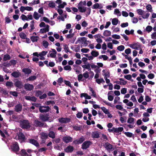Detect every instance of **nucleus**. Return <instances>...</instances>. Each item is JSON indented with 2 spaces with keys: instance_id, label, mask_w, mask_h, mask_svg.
Returning <instances> with one entry per match:
<instances>
[{
  "instance_id": "nucleus-18",
  "label": "nucleus",
  "mask_w": 156,
  "mask_h": 156,
  "mask_svg": "<svg viewBox=\"0 0 156 156\" xmlns=\"http://www.w3.org/2000/svg\"><path fill=\"white\" fill-rule=\"evenodd\" d=\"M100 134L98 131L92 132L91 133V137L93 138H98L99 137Z\"/></svg>"
},
{
  "instance_id": "nucleus-15",
  "label": "nucleus",
  "mask_w": 156,
  "mask_h": 156,
  "mask_svg": "<svg viewBox=\"0 0 156 156\" xmlns=\"http://www.w3.org/2000/svg\"><path fill=\"white\" fill-rule=\"evenodd\" d=\"M24 88L28 90H31L34 88L33 85L29 83H26L24 84Z\"/></svg>"
},
{
  "instance_id": "nucleus-64",
  "label": "nucleus",
  "mask_w": 156,
  "mask_h": 156,
  "mask_svg": "<svg viewBox=\"0 0 156 156\" xmlns=\"http://www.w3.org/2000/svg\"><path fill=\"white\" fill-rule=\"evenodd\" d=\"M151 36L152 39H156V32L152 33Z\"/></svg>"
},
{
  "instance_id": "nucleus-16",
  "label": "nucleus",
  "mask_w": 156,
  "mask_h": 156,
  "mask_svg": "<svg viewBox=\"0 0 156 156\" xmlns=\"http://www.w3.org/2000/svg\"><path fill=\"white\" fill-rule=\"evenodd\" d=\"M25 98L26 100L29 101H32L35 102L37 100V98L34 96H26L25 97Z\"/></svg>"
},
{
  "instance_id": "nucleus-24",
  "label": "nucleus",
  "mask_w": 156,
  "mask_h": 156,
  "mask_svg": "<svg viewBox=\"0 0 156 156\" xmlns=\"http://www.w3.org/2000/svg\"><path fill=\"white\" fill-rule=\"evenodd\" d=\"M83 97H84L86 99H90L91 98V96L86 93H81L80 94V97L82 98Z\"/></svg>"
},
{
  "instance_id": "nucleus-35",
  "label": "nucleus",
  "mask_w": 156,
  "mask_h": 156,
  "mask_svg": "<svg viewBox=\"0 0 156 156\" xmlns=\"http://www.w3.org/2000/svg\"><path fill=\"white\" fill-rule=\"evenodd\" d=\"M39 0H34L32 2H31L30 3H29V5L32 6L36 4H39Z\"/></svg>"
},
{
  "instance_id": "nucleus-38",
  "label": "nucleus",
  "mask_w": 156,
  "mask_h": 156,
  "mask_svg": "<svg viewBox=\"0 0 156 156\" xmlns=\"http://www.w3.org/2000/svg\"><path fill=\"white\" fill-rule=\"evenodd\" d=\"M10 56L7 54L6 55H4V57H3V60L4 61H6L7 60H9L10 59Z\"/></svg>"
},
{
  "instance_id": "nucleus-60",
  "label": "nucleus",
  "mask_w": 156,
  "mask_h": 156,
  "mask_svg": "<svg viewBox=\"0 0 156 156\" xmlns=\"http://www.w3.org/2000/svg\"><path fill=\"white\" fill-rule=\"evenodd\" d=\"M48 5L50 7L54 8L55 6V4L54 2H50L48 4Z\"/></svg>"
},
{
  "instance_id": "nucleus-52",
  "label": "nucleus",
  "mask_w": 156,
  "mask_h": 156,
  "mask_svg": "<svg viewBox=\"0 0 156 156\" xmlns=\"http://www.w3.org/2000/svg\"><path fill=\"white\" fill-rule=\"evenodd\" d=\"M152 27L150 26H147L146 28V30L148 33L151 32L152 30Z\"/></svg>"
},
{
  "instance_id": "nucleus-30",
  "label": "nucleus",
  "mask_w": 156,
  "mask_h": 156,
  "mask_svg": "<svg viewBox=\"0 0 156 156\" xmlns=\"http://www.w3.org/2000/svg\"><path fill=\"white\" fill-rule=\"evenodd\" d=\"M111 32L108 30H105L103 33V35L106 37L109 36L111 35Z\"/></svg>"
},
{
  "instance_id": "nucleus-33",
  "label": "nucleus",
  "mask_w": 156,
  "mask_h": 156,
  "mask_svg": "<svg viewBox=\"0 0 156 156\" xmlns=\"http://www.w3.org/2000/svg\"><path fill=\"white\" fill-rule=\"evenodd\" d=\"M96 81L98 84H100L101 83H104L105 82V81L103 78L97 79Z\"/></svg>"
},
{
  "instance_id": "nucleus-48",
  "label": "nucleus",
  "mask_w": 156,
  "mask_h": 156,
  "mask_svg": "<svg viewBox=\"0 0 156 156\" xmlns=\"http://www.w3.org/2000/svg\"><path fill=\"white\" fill-rule=\"evenodd\" d=\"M103 101L104 103L106 105H107L109 106H110L112 107L114 106L112 104H111V103H110L109 102H108L107 101H106L105 100H103Z\"/></svg>"
},
{
  "instance_id": "nucleus-36",
  "label": "nucleus",
  "mask_w": 156,
  "mask_h": 156,
  "mask_svg": "<svg viewBox=\"0 0 156 156\" xmlns=\"http://www.w3.org/2000/svg\"><path fill=\"white\" fill-rule=\"evenodd\" d=\"M114 83L122 85H125L127 83V81L121 82L120 81H115Z\"/></svg>"
},
{
  "instance_id": "nucleus-14",
  "label": "nucleus",
  "mask_w": 156,
  "mask_h": 156,
  "mask_svg": "<svg viewBox=\"0 0 156 156\" xmlns=\"http://www.w3.org/2000/svg\"><path fill=\"white\" fill-rule=\"evenodd\" d=\"M29 142L37 147H39V143L36 140L34 139H29Z\"/></svg>"
},
{
  "instance_id": "nucleus-27",
  "label": "nucleus",
  "mask_w": 156,
  "mask_h": 156,
  "mask_svg": "<svg viewBox=\"0 0 156 156\" xmlns=\"http://www.w3.org/2000/svg\"><path fill=\"white\" fill-rule=\"evenodd\" d=\"M114 132L115 133H119V132H122L123 130V128L122 127H119L118 128H115L114 127Z\"/></svg>"
},
{
  "instance_id": "nucleus-59",
  "label": "nucleus",
  "mask_w": 156,
  "mask_h": 156,
  "mask_svg": "<svg viewBox=\"0 0 156 156\" xmlns=\"http://www.w3.org/2000/svg\"><path fill=\"white\" fill-rule=\"evenodd\" d=\"M124 78L126 79L129 80L132 78L131 75L130 74H128L124 76Z\"/></svg>"
},
{
  "instance_id": "nucleus-58",
  "label": "nucleus",
  "mask_w": 156,
  "mask_h": 156,
  "mask_svg": "<svg viewBox=\"0 0 156 156\" xmlns=\"http://www.w3.org/2000/svg\"><path fill=\"white\" fill-rule=\"evenodd\" d=\"M42 94V92L40 90H38L36 91L35 95L36 96L38 97Z\"/></svg>"
},
{
  "instance_id": "nucleus-10",
  "label": "nucleus",
  "mask_w": 156,
  "mask_h": 156,
  "mask_svg": "<svg viewBox=\"0 0 156 156\" xmlns=\"http://www.w3.org/2000/svg\"><path fill=\"white\" fill-rule=\"evenodd\" d=\"M91 144V143L89 141H85L82 144V148L83 149H86Z\"/></svg>"
},
{
  "instance_id": "nucleus-54",
  "label": "nucleus",
  "mask_w": 156,
  "mask_h": 156,
  "mask_svg": "<svg viewBox=\"0 0 156 156\" xmlns=\"http://www.w3.org/2000/svg\"><path fill=\"white\" fill-rule=\"evenodd\" d=\"M101 108L105 114L108 113V110L106 109L105 107H101Z\"/></svg>"
},
{
  "instance_id": "nucleus-50",
  "label": "nucleus",
  "mask_w": 156,
  "mask_h": 156,
  "mask_svg": "<svg viewBox=\"0 0 156 156\" xmlns=\"http://www.w3.org/2000/svg\"><path fill=\"white\" fill-rule=\"evenodd\" d=\"M48 51H43L41 53L39 54V55L41 57L45 55L47 53Z\"/></svg>"
},
{
  "instance_id": "nucleus-1",
  "label": "nucleus",
  "mask_w": 156,
  "mask_h": 156,
  "mask_svg": "<svg viewBox=\"0 0 156 156\" xmlns=\"http://www.w3.org/2000/svg\"><path fill=\"white\" fill-rule=\"evenodd\" d=\"M20 123V127L23 129H28L30 127V123L28 120H21Z\"/></svg>"
},
{
  "instance_id": "nucleus-45",
  "label": "nucleus",
  "mask_w": 156,
  "mask_h": 156,
  "mask_svg": "<svg viewBox=\"0 0 156 156\" xmlns=\"http://www.w3.org/2000/svg\"><path fill=\"white\" fill-rule=\"evenodd\" d=\"M19 36L21 38L24 39L26 38V34L23 32H21Z\"/></svg>"
},
{
  "instance_id": "nucleus-63",
  "label": "nucleus",
  "mask_w": 156,
  "mask_h": 156,
  "mask_svg": "<svg viewBox=\"0 0 156 156\" xmlns=\"http://www.w3.org/2000/svg\"><path fill=\"white\" fill-rule=\"evenodd\" d=\"M82 113L81 112H78L76 115V117L78 118H80L82 116Z\"/></svg>"
},
{
  "instance_id": "nucleus-34",
  "label": "nucleus",
  "mask_w": 156,
  "mask_h": 156,
  "mask_svg": "<svg viewBox=\"0 0 156 156\" xmlns=\"http://www.w3.org/2000/svg\"><path fill=\"white\" fill-rule=\"evenodd\" d=\"M114 14L117 15V16H121V13L118 9H115L114 11Z\"/></svg>"
},
{
  "instance_id": "nucleus-31",
  "label": "nucleus",
  "mask_w": 156,
  "mask_h": 156,
  "mask_svg": "<svg viewBox=\"0 0 156 156\" xmlns=\"http://www.w3.org/2000/svg\"><path fill=\"white\" fill-rule=\"evenodd\" d=\"M84 139L83 137L80 138L78 141H74L73 142L74 143H76V144H81L84 141Z\"/></svg>"
},
{
  "instance_id": "nucleus-40",
  "label": "nucleus",
  "mask_w": 156,
  "mask_h": 156,
  "mask_svg": "<svg viewBox=\"0 0 156 156\" xmlns=\"http://www.w3.org/2000/svg\"><path fill=\"white\" fill-rule=\"evenodd\" d=\"M38 37L37 36H32L30 37V39L33 42H34L37 41Z\"/></svg>"
},
{
  "instance_id": "nucleus-21",
  "label": "nucleus",
  "mask_w": 156,
  "mask_h": 156,
  "mask_svg": "<svg viewBox=\"0 0 156 156\" xmlns=\"http://www.w3.org/2000/svg\"><path fill=\"white\" fill-rule=\"evenodd\" d=\"M22 71L25 74L28 75L30 74L32 72L31 70L28 68H23L22 69Z\"/></svg>"
},
{
  "instance_id": "nucleus-47",
  "label": "nucleus",
  "mask_w": 156,
  "mask_h": 156,
  "mask_svg": "<svg viewBox=\"0 0 156 156\" xmlns=\"http://www.w3.org/2000/svg\"><path fill=\"white\" fill-rule=\"evenodd\" d=\"M124 134L128 137H131L133 136V134L132 133L129 132H125Z\"/></svg>"
},
{
  "instance_id": "nucleus-9",
  "label": "nucleus",
  "mask_w": 156,
  "mask_h": 156,
  "mask_svg": "<svg viewBox=\"0 0 156 156\" xmlns=\"http://www.w3.org/2000/svg\"><path fill=\"white\" fill-rule=\"evenodd\" d=\"M59 122L61 123H66L70 122V119L68 118H60L58 119Z\"/></svg>"
},
{
  "instance_id": "nucleus-32",
  "label": "nucleus",
  "mask_w": 156,
  "mask_h": 156,
  "mask_svg": "<svg viewBox=\"0 0 156 156\" xmlns=\"http://www.w3.org/2000/svg\"><path fill=\"white\" fill-rule=\"evenodd\" d=\"M118 22V20L117 19L115 18L112 19V23L113 25H116Z\"/></svg>"
},
{
  "instance_id": "nucleus-51",
  "label": "nucleus",
  "mask_w": 156,
  "mask_h": 156,
  "mask_svg": "<svg viewBox=\"0 0 156 156\" xmlns=\"http://www.w3.org/2000/svg\"><path fill=\"white\" fill-rule=\"evenodd\" d=\"M9 93L14 96L17 97L18 93L16 91H10Z\"/></svg>"
},
{
  "instance_id": "nucleus-37",
  "label": "nucleus",
  "mask_w": 156,
  "mask_h": 156,
  "mask_svg": "<svg viewBox=\"0 0 156 156\" xmlns=\"http://www.w3.org/2000/svg\"><path fill=\"white\" fill-rule=\"evenodd\" d=\"M41 16L40 15H39L38 13L36 12H35L34 14V17L36 20H38Z\"/></svg>"
},
{
  "instance_id": "nucleus-4",
  "label": "nucleus",
  "mask_w": 156,
  "mask_h": 156,
  "mask_svg": "<svg viewBox=\"0 0 156 156\" xmlns=\"http://www.w3.org/2000/svg\"><path fill=\"white\" fill-rule=\"evenodd\" d=\"M11 149L13 151L15 152H17L19 151L20 148L18 143L15 142L13 144L12 146Z\"/></svg>"
},
{
  "instance_id": "nucleus-25",
  "label": "nucleus",
  "mask_w": 156,
  "mask_h": 156,
  "mask_svg": "<svg viewBox=\"0 0 156 156\" xmlns=\"http://www.w3.org/2000/svg\"><path fill=\"white\" fill-rule=\"evenodd\" d=\"M91 54L94 57H96L98 56L99 54L97 51H92L91 52Z\"/></svg>"
},
{
  "instance_id": "nucleus-19",
  "label": "nucleus",
  "mask_w": 156,
  "mask_h": 156,
  "mask_svg": "<svg viewBox=\"0 0 156 156\" xmlns=\"http://www.w3.org/2000/svg\"><path fill=\"white\" fill-rule=\"evenodd\" d=\"M74 150L73 147L71 146H68L65 149V151L67 153H71L73 152Z\"/></svg>"
},
{
  "instance_id": "nucleus-62",
  "label": "nucleus",
  "mask_w": 156,
  "mask_h": 156,
  "mask_svg": "<svg viewBox=\"0 0 156 156\" xmlns=\"http://www.w3.org/2000/svg\"><path fill=\"white\" fill-rule=\"evenodd\" d=\"M138 21V19L136 17H133L132 19V22L133 23H136Z\"/></svg>"
},
{
  "instance_id": "nucleus-8",
  "label": "nucleus",
  "mask_w": 156,
  "mask_h": 156,
  "mask_svg": "<svg viewBox=\"0 0 156 156\" xmlns=\"http://www.w3.org/2000/svg\"><path fill=\"white\" fill-rule=\"evenodd\" d=\"M16 80V81L14 83L15 86L19 88H21L23 86L22 82L17 79Z\"/></svg>"
},
{
  "instance_id": "nucleus-43",
  "label": "nucleus",
  "mask_w": 156,
  "mask_h": 156,
  "mask_svg": "<svg viewBox=\"0 0 156 156\" xmlns=\"http://www.w3.org/2000/svg\"><path fill=\"white\" fill-rule=\"evenodd\" d=\"M146 8L147 10L149 12H151L152 11V7L150 4H148L146 6Z\"/></svg>"
},
{
  "instance_id": "nucleus-26",
  "label": "nucleus",
  "mask_w": 156,
  "mask_h": 156,
  "mask_svg": "<svg viewBox=\"0 0 156 156\" xmlns=\"http://www.w3.org/2000/svg\"><path fill=\"white\" fill-rule=\"evenodd\" d=\"M37 77L35 76H30L29 78L26 79L27 82L28 81H32L36 79Z\"/></svg>"
},
{
  "instance_id": "nucleus-46",
  "label": "nucleus",
  "mask_w": 156,
  "mask_h": 156,
  "mask_svg": "<svg viewBox=\"0 0 156 156\" xmlns=\"http://www.w3.org/2000/svg\"><path fill=\"white\" fill-rule=\"evenodd\" d=\"M83 76L85 79H87L88 78L89 76V75L88 74V72L87 71H86L83 74Z\"/></svg>"
},
{
  "instance_id": "nucleus-28",
  "label": "nucleus",
  "mask_w": 156,
  "mask_h": 156,
  "mask_svg": "<svg viewBox=\"0 0 156 156\" xmlns=\"http://www.w3.org/2000/svg\"><path fill=\"white\" fill-rule=\"evenodd\" d=\"M81 41L82 42H83L84 44H86L87 41V39L85 37H82L79 38L77 41V42Z\"/></svg>"
},
{
  "instance_id": "nucleus-23",
  "label": "nucleus",
  "mask_w": 156,
  "mask_h": 156,
  "mask_svg": "<svg viewBox=\"0 0 156 156\" xmlns=\"http://www.w3.org/2000/svg\"><path fill=\"white\" fill-rule=\"evenodd\" d=\"M48 135L52 139H54L55 137V133L52 131H50Z\"/></svg>"
},
{
  "instance_id": "nucleus-53",
  "label": "nucleus",
  "mask_w": 156,
  "mask_h": 156,
  "mask_svg": "<svg viewBox=\"0 0 156 156\" xmlns=\"http://www.w3.org/2000/svg\"><path fill=\"white\" fill-rule=\"evenodd\" d=\"M64 69L66 70H71L72 69L71 66L69 65L66 66L64 67Z\"/></svg>"
},
{
  "instance_id": "nucleus-11",
  "label": "nucleus",
  "mask_w": 156,
  "mask_h": 156,
  "mask_svg": "<svg viewBox=\"0 0 156 156\" xmlns=\"http://www.w3.org/2000/svg\"><path fill=\"white\" fill-rule=\"evenodd\" d=\"M129 46L131 48L136 50H138L140 48V45L137 43L130 44Z\"/></svg>"
},
{
  "instance_id": "nucleus-61",
  "label": "nucleus",
  "mask_w": 156,
  "mask_h": 156,
  "mask_svg": "<svg viewBox=\"0 0 156 156\" xmlns=\"http://www.w3.org/2000/svg\"><path fill=\"white\" fill-rule=\"evenodd\" d=\"M83 75L82 74L79 75L78 76V81H80L81 80L82 81H83V80H81L83 77Z\"/></svg>"
},
{
  "instance_id": "nucleus-12",
  "label": "nucleus",
  "mask_w": 156,
  "mask_h": 156,
  "mask_svg": "<svg viewBox=\"0 0 156 156\" xmlns=\"http://www.w3.org/2000/svg\"><path fill=\"white\" fill-rule=\"evenodd\" d=\"M22 105L21 104H18L16 105L14 108L15 111L17 112H21L22 109Z\"/></svg>"
},
{
  "instance_id": "nucleus-41",
  "label": "nucleus",
  "mask_w": 156,
  "mask_h": 156,
  "mask_svg": "<svg viewBox=\"0 0 156 156\" xmlns=\"http://www.w3.org/2000/svg\"><path fill=\"white\" fill-rule=\"evenodd\" d=\"M0 93L4 95H6L8 94V93L7 92L6 90L4 89H2L0 91Z\"/></svg>"
},
{
  "instance_id": "nucleus-17",
  "label": "nucleus",
  "mask_w": 156,
  "mask_h": 156,
  "mask_svg": "<svg viewBox=\"0 0 156 156\" xmlns=\"http://www.w3.org/2000/svg\"><path fill=\"white\" fill-rule=\"evenodd\" d=\"M104 146L108 151H110L112 148V145L108 142L105 143Z\"/></svg>"
},
{
  "instance_id": "nucleus-2",
  "label": "nucleus",
  "mask_w": 156,
  "mask_h": 156,
  "mask_svg": "<svg viewBox=\"0 0 156 156\" xmlns=\"http://www.w3.org/2000/svg\"><path fill=\"white\" fill-rule=\"evenodd\" d=\"M51 109L48 106H41L39 108V111L41 113H45L48 112Z\"/></svg>"
},
{
  "instance_id": "nucleus-20",
  "label": "nucleus",
  "mask_w": 156,
  "mask_h": 156,
  "mask_svg": "<svg viewBox=\"0 0 156 156\" xmlns=\"http://www.w3.org/2000/svg\"><path fill=\"white\" fill-rule=\"evenodd\" d=\"M11 75L15 78H18L21 76V73L18 71H14L12 73Z\"/></svg>"
},
{
  "instance_id": "nucleus-6",
  "label": "nucleus",
  "mask_w": 156,
  "mask_h": 156,
  "mask_svg": "<svg viewBox=\"0 0 156 156\" xmlns=\"http://www.w3.org/2000/svg\"><path fill=\"white\" fill-rule=\"evenodd\" d=\"M82 3L83 2L82 1L80 2L78 4V8L80 12H83L86 11L87 8L83 7L81 6L82 5Z\"/></svg>"
},
{
  "instance_id": "nucleus-49",
  "label": "nucleus",
  "mask_w": 156,
  "mask_h": 156,
  "mask_svg": "<svg viewBox=\"0 0 156 156\" xmlns=\"http://www.w3.org/2000/svg\"><path fill=\"white\" fill-rule=\"evenodd\" d=\"M43 45L45 48H47L49 45L48 43L46 41H44L43 42Z\"/></svg>"
},
{
  "instance_id": "nucleus-42",
  "label": "nucleus",
  "mask_w": 156,
  "mask_h": 156,
  "mask_svg": "<svg viewBox=\"0 0 156 156\" xmlns=\"http://www.w3.org/2000/svg\"><path fill=\"white\" fill-rule=\"evenodd\" d=\"M64 49L65 51L66 52V53H67L68 52H70L69 48L68 47V46L66 44H65V45H64Z\"/></svg>"
},
{
  "instance_id": "nucleus-44",
  "label": "nucleus",
  "mask_w": 156,
  "mask_h": 156,
  "mask_svg": "<svg viewBox=\"0 0 156 156\" xmlns=\"http://www.w3.org/2000/svg\"><path fill=\"white\" fill-rule=\"evenodd\" d=\"M125 48V47L123 45H121L117 47V49L119 51H123Z\"/></svg>"
},
{
  "instance_id": "nucleus-55",
  "label": "nucleus",
  "mask_w": 156,
  "mask_h": 156,
  "mask_svg": "<svg viewBox=\"0 0 156 156\" xmlns=\"http://www.w3.org/2000/svg\"><path fill=\"white\" fill-rule=\"evenodd\" d=\"M82 67L84 69H89L90 67V65L89 63L87 65H84L82 66Z\"/></svg>"
},
{
  "instance_id": "nucleus-5",
  "label": "nucleus",
  "mask_w": 156,
  "mask_h": 156,
  "mask_svg": "<svg viewBox=\"0 0 156 156\" xmlns=\"http://www.w3.org/2000/svg\"><path fill=\"white\" fill-rule=\"evenodd\" d=\"M39 118L43 122H45L48 121L51 118L50 117H48V115H43L41 114L40 115Z\"/></svg>"
},
{
  "instance_id": "nucleus-56",
  "label": "nucleus",
  "mask_w": 156,
  "mask_h": 156,
  "mask_svg": "<svg viewBox=\"0 0 156 156\" xmlns=\"http://www.w3.org/2000/svg\"><path fill=\"white\" fill-rule=\"evenodd\" d=\"M66 5V4L65 2H64L62 4H60L58 5V7L60 8H64L65 5Z\"/></svg>"
},
{
  "instance_id": "nucleus-29",
  "label": "nucleus",
  "mask_w": 156,
  "mask_h": 156,
  "mask_svg": "<svg viewBox=\"0 0 156 156\" xmlns=\"http://www.w3.org/2000/svg\"><path fill=\"white\" fill-rule=\"evenodd\" d=\"M20 154L23 156H28V155L25 149L21 150L20 152Z\"/></svg>"
},
{
  "instance_id": "nucleus-57",
  "label": "nucleus",
  "mask_w": 156,
  "mask_h": 156,
  "mask_svg": "<svg viewBox=\"0 0 156 156\" xmlns=\"http://www.w3.org/2000/svg\"><path fill=\"white\" fill-rule=\"evenodd\" d=\"M134 121V119L133 118H130L127 120V122L129 123H132Z\"/></svg>"
},
{
  "instance_id": "nucleus-3",
  "label": "nucleus",
  "mask_w": 156,
  "mask_h": 156,
  "mask_svg": "<svg viewBox=\"0 0 156 156\" xmlns=\"http://www.w3.org/2000/svg\"><path fill=\"white\" fill-rule=\"evenodd\" d=\"M18 138L21 143L24 142L26 140L24 134L20 132L18 133Z\"/></svg>"
},
{
  "instance_id": "nucleus-13",
  "label": "nucleus",
  "mask_w": 156,
  "mask_h": 156,
  "mask_svg": "<svg viewBox=\"0 0 156 156\" xmlns=\"http://www.w3.org/2000/svg\"><path fill=\"white\" fill-rule=\"evenodd\" d=\"M34 126L37 127H43L44 125V123L41 122L37 120H36L34 121Z\"/></svg>"
},
{
  "instance_id": "nucleus-39",
  "label": "nucleus",
  "mask_w": 156,
  "mask_h": 156,
  "mask_svg": "<svg viewBox=\"0 0 156 156\" xmlns=\"http://www.w3.org/2000/svg\"><path fill=\"white\" fill-rule=\"evenodd\" d=\"M13 83L12 82L7 81L6 83V86L7 87H11L13 86Z\"/></svg>"
},
{
  "instance_id": "nucleus-7",
  "label": "nucleus",
  "mask_w": 156,
  "mask_h": 156,
  "mask_svg": "<svg viewBox=\"0 0 156 156\" xmlns=\"http://www.w3.org/2000/svg\"><path fill=\"white\" fill-rule=\"evenodd\" d=\"M62 140L64 142L68 143L72 141L73 138L69 136H66L63 137Z\"/></svg>"
},
{
  "instance_id": "nucleus-22",
  "label": "nucleus",
  "mask_w": 156,
  "mask_h": 156,
  "mask_svg": "<svg viewBox=\"0 0 156 156\" xmlns=\"http://www.w3.org/2000/svg\"><path fill=\"white\" fill-rule=\"evenodd\" d=\"M40 135L42 140H46L48 137V135L45 133L42 132L40 133Z\"/></svg>"
}]
</instances>
